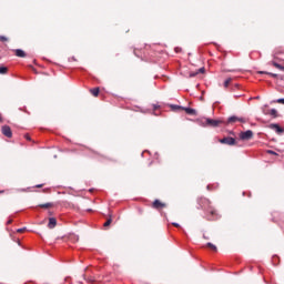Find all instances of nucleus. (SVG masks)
Here are the masks:
<instances>
[{
	"label": "nucleus",
	"instance_id": "35",
	"mask_svg": "<svg viewBox=\"0 0 284 284\" xmlns=\"http://www.w3.org/2000/svg\"><path fill=\"white\" fill-rule=\"evenodd\" d=\"M4 191H0V194H3Z\"/></svg>",
	"mask_w": 284,
	"mask_h": 284
},
{
	"label": "nucleus",
	"instance_id": "12",
	"mask_svg": "<svg viewBox=\"0 0 284 284\" xmlns=\"http://www.w3.org/2000/svg\"><path fill=\"white\" fill-rule=\"evenodd\" d=\"M207 119L209 118L199 119L197 120L199 125H202V128H209L207 122H205V121H207Z\"/></svg>",
	"mask_w": 284,
	"mask_h": 284
},
{
	"label": "nucleus",
	"instance_id": "31",
	"mask_svg": "<svg viewBox=\"0 0 284 284\" xmlns=\"http://www.w3.org/2000/svg\"><path fill=\"white\" fill-rule=\"evenodd\" d=\"M268 154H276V152H274V151H268Z\"/></svg>",
	"mask_w": 284,
	"mask_h": 284
},
{
	"label": "nucleus",
	"instance_id": "8",
	"mask_svg": "<svg viewBox=\"0 0 284 284\" xmlns=\"http://www.w3.org/2000/svg\"><path fill=\"white\" fill-rule=\"evenodd\" d=\"M268 128L271 130H274L276 132V134H283L284 133V129L281 128V125H278V124H270Z\"/></svg>",
	"mask_w": 284,
	"mask_h": 284
},
{
	"label": "nucleus",
	"instance_id": "3",
	"mask_svg": "<svg viewBox=\"0 0 284 284\" xmlns=\"http://www.w3.org/2000/svg\"><path fill=\"white\" fill-rule=\"evenodd\" d=\"M219 142L224 145H236V139L230 136L220 139Z\"/></svg>",
	"mask_w": 284,
	"mask_h": 284
},
{
	"label": "nucleus",
	"instance_id": "10",
	"mask_svg": "<svg viewBox=\"0 0 284 284\" xmlns=\"http://www.w3.org/2000/svg\"><path fill=\"white\" fill-rule=\"evenodd\" d=\"M16 57H19L20 59H26V51L21 49H16L14 51Z\"/></svg>",
	"mask_w": 284,
	"mask_h": 284
},
{
	"label": "nucleus",
	"instance_id": "29",
	"mask_svg": "<svg viewBox=\"0 0 284 284\" xmlns=\"http://www.w3.org/2000/svg\"><path fill=\"white\" fill-rule=\"evenodd\" d=\"M172 225H173L174 227H181V225H180L179 223H172Z\"/></svg>",
	"mask_w": 284,
	"mask_h": 284
},
{
	"label": "nucleus",
	"instance_id": "25",
	"mask_svg": "<svg viewBox=\"0 0 284 284\" xmlns=\"http://www.w3.org/2000/svg\"><path fill=\"white\" fill-rule=\"evenodd\" d=\"M199 73H201V74L205 73V68H200V69L197 70V74H199Z\"/></svg>",
	"mask_w": 284,
	"mask_h": 284
},
{
	"label": "nucleus",
	"instance_id": "21",
	"mask_svg": "<svg viewBox=\"0 0 284 284\" xmlns=\"http://www.w3.org/2000/svg\"><path fill=\"white\" fill-rule=\"evenodd\" d=\"M230 83H232V78H229L224 81V88H230Z\"/></svg>",
	"mask_w": 284,
	"mask_h": 284
},
{
	"label": "nucleus",
	"instance_id": "1",
	"mask_svg": "<svg viewBox=\"0 0 284 284\" xmlns=\"http://www.w3.org/2000/svg\"><path fill=\"white\" fill-rule=\"evenodd\" d=\"M197 203L200 207L205 212H209L211 216H216V211L214 207H212V202L210 199L201 196L197 199Z\"/></svg>",
	"mask_w": 284,
	"mask_h": 284
},
{
	"label": "nucleus",
	"instance_id": "27",
	"mask_svg": "<svg viewBox=\"0 0 284 284\" xmlns=\"http://www.w3.org/2000/svg\"><path fill=\"white\" fill-rule=\"evenodd\" d=\"M0 41H8V38H6V36H0Z\"/></svg>",
	"mask_w": 284,
	"mask_h": 284
},
{
	"label": "nucleus",
	"instance_id": "20",
	"mask_svg": "<svg viewBox=\"0 0 284 284\" xmlns=\"http://www.w3.org/2000/svg\"><path fill=\"white\" fill-rule=\"evenodd\" d=\"M0 74H8V68L7 67H0Z\"/></svg>",
	"mask_w": 284,
	"mask_h": 284
},
{
	"label": "nucleus",
	"instance_id": "7",
	"mask_svg": "<svg viewBox=\"0 0 284 284\" xmlns=\"http://www.w3.org/2000/svg\"><path fill=\"white\" fill-rule=\"evenodd\" d=\"M1 132H2L3 136H7V139H12V129H10L9 125H3L1 128Z\"/></svg>",
	"mask_w": 284,
	"mask_h": 284
},
{
	"label": "nucleus",
	"instance_id": "32",
	"mask_svg": "<svg viewBox=\"0 0 284 284\" xmlns=\"http://www.w3.org/2000/svg\"><path fill=\"white\" fill-rule=\"evenodd\" d=\"M36 187H43V184H38L36 185Z\"/></svg>",
	"mask_w": 284,
	"mask_h": 284
},
{
	"label": "nucleus",
	"instance_id": "18",
	"mask_svg": "<svg viewBox=\"0 0 284 284\" xmlns=\"http://www.w3.org/2000/svg\"><path fill=\"white\" fill-rule=\"evenodd\" d=\"M90 92H91V94H92L93 97H99L100 90H99V88H94V89H91Z\"/></svg>",
	"mask_w": 284,
	"mask_h": 284
},
{
	"label": "nucleus",
	"instance_id": "15",
	"mask_svg": "<svg viewBox=\"0 0 284 284\" xmlns=\"http://www.w3.org/2000/svg\"><path fill=\"white\" fill-rule=\"evenodd\" d=\"M206 247H209V250H212V252H217L219 248H216V245L212 244V243H207Z\"/></svg>",
	"mask_w": 284,
	"mask_h": 284
},
{
	"label": "nucleus",
	"instance_id": "22",
	"mask_svg": "<svg viewBox=\"0 0 284 284\" xmlns=\"http://www.w3.org/2000/svg\"><path fill=\"white\" fill-rule=\"evenodd\" d=\"M271 116H276L277 114V111L276 109H272L271 112H270Z\"/></svg>",
	"mask_w": 284,
	"mask_h": 284
},
{
	"label": "nucleus",
	"instance_id": "28",
	"mask_svg": "<svg viewBox=\"0 0 284 284\" xmlns=\"http://www.w3.org/2000/svg\"><path fill=\"white\" fill-rule=\"evenodd\" d=\"M196 74H199V71H196V72H191V73H190V77H191V78H194V77H196Z\"/></svg>",
	"mask_w": 284,
	"mask_h": 284
},
{
	"label": "nucleus",
	"instance_id": "23",
	"mask_svg": "<svg viewBox=\"0 0 284 284\" xmlns=\"http://www.w3.org/2000/svg\"><path fill=\"white\" fill-rule=\"evenodd\" d=\"M28 229L22 227V229H18L17 232L18 234H23V232H26Z\"/></svg>",
	"mask_w": 284,
	"mask_h": 284
},
{
	"label": "nucleus",
	"instance_id": "33",
	"mask_svg": "<svg viewBox=\"0 0 284 284\" xmlns=\"http://www.w3.org/2000/svg\"><path fill=\"white\" fill-rule=\"evenodd\" d=\"M10 223H12V220H9V221L7 222L8 225H10Z\"/></svg>",
	"mask_w": 284,
	"mask_h": 284
},
{
	"label": "nucleus",
	"instance_id": "2",
	"mask_svg": "<svg viewBox=\"0 0 284 284\" xmlns=\"http://www.w3.org/2000/svg\"><path fill=\"white\" fill-rule=\"evenodd\" d=\"M240 139L242 141H250V140L254 139V132H252V130H247L245 132H241L240 133Z\"/></svg>",
	"mask_w": 284,
	"mask_h": 284
},
{
	"label": "nucleus",
	"instance_id": "4",
	"mask_svg": "<svg viewBox=\"0 0 284 284\" xmlns=\"http://www.w3.org/2000/svg\"><path fill=\"white\" fill-rule=\"evenodd\" d=\"M236 121H239L240 123H247V120L245 118H239L236 115H232L227 119V123H236Z\"/></svg>",
	"mask_w": 284,
	"mask_h": 284
},
{
	"label": "nucleus",
	"instance_id": "6",
	"mask_svg": "<svg viewBox=\"0 0 284 284\" xmlns=\"http://www.w3.org/2000/svg\"><path fill=\"white\" fill-rule=\"evenodd\" d=\"M205 123L209 125V128H219V125H221V123H223V121L212 120L209 118L207 120H205Z\"/></svg>",
	"mask_w": 284,
	"mask_h": 284
},
{
	"label": "nucleus",
	"instance_id": "11",
	"mask_svg": "<svg viewBox=\"0 0 284 284\" xmlns=\"http://www.w3.org/2000/svg\"><path fill=\"white\" fill-rule=\"evenodd\" d=\"M184 112H186V114H190L191 116H196V110L192 109V108H185L182 109Z\"/></svg>",
	"mask_w": 284,
	"mask_h": 284
},
{
	"label": "nucleus",
	"instance_id": "16",
	"mask_svg": "<svg viewBox=\"0 0 284 284\" xmlns=\"http://www.w3.org/2000/svg\"><path fill=\"white\" fill-rule=\"evenodd\" d=\"M183 109H184V106L171 104V110H173L174 112H176L178 110H183Z\"/></svg>",
	"mask_w": 284,
	"mask_h": 284
},
{
	"label": "nucleus",
	"instance_id": "34",
	"mask_svg": "<svg viewBox=\"0 0 284 284\" xmlns=\"http://www.w3.org/2000/svg\"><path fill=\"white\" fill-rule=\"evenodd\" d=\"M214 219H212V217H209V221H213Z\"/></svg>",
	"mask_w": 284,
	"mask_h": 284
},
{
	"label": "nucleus",
	"instance_id": "9",
	"mask_svg": "<svg viewBox=\"0 0 284 284\" xmlns=\"http://www.w3.org/2000/svg\"><path fill=\"white\" fill-rule=\"evenodd\" d=\"M49 230H54L57 227V219L50 217L48 223Z\"/></svg>",
	"mask_w": 284,
	"mask_h": 284
},
{
	"label": "nucleus",
	"instance_id": "26",
	"mask_svg": "<svg viewBox=\"0 0 284 284\" xmlns=\"http://www.w3.org/2000/svg\"><path fill=\"white\" fill-rule=\"evenodd\" d=\"M275 103H282V104L284 105V99H283V98L277 99V100L275 101Z\"/></svg>",
	"mask_w": 284,
	"mask_h": 284
},
{
	"label": "nucleus",
	"instance_id": "36",
	"mask_svg": "<svg viewBox=\"0 0 284 284\" xmlns=\"http://www.w3.org/2000/svg\"><path fill=\"white\" fill-rule=\"evenodd\" d=\"M206 187H207V190H210V185H207Z\"/></svg>",
	"mask_w": 284,
	"mask_h": 284
},
{
	"label": "nucleus",
	"instance_id": "19",
	"mask_svg": "<svg viewBox=\"0 0 284 284\" xmlns=\"http://www.w3.org/2000/svg\"><path fill=\"white\" fill-rule=\"evenodd\" d=\"M112 225V217H109L106 222L103 224V227H110Z\"/></svg>",
	"mask_w": 284,
	"mask_h": 284
},
{
	"label": "nucleus",
	"instance_id": "30",
	"mask_svg": "<svg viewBox=\"0 0 284 284\" xmlns=\"http://www.w3.org/2000/svg\"><path fill=\"white\" fill-rule=\"evenodd\" d=\"M24 139H27V141H30V136L28 134L24 135Z\"/></svg>",
	"mask_w": 284,
	"mask_h": 284
},
{
	"label": "nucleus",
	"instance_id": "13",
	"mask_svg": "<svg viewBox=\"0 0 284 284\" xmlns=\"http://www.w3.org/2000/svg\"><path fill=\"white\" fill-rule=\"evenodd\" d=\"M271 65L273 67V68H276L277 70H281L282 72H284V67L283 65H281L278 62H271Z\"/></svg>",
	"mask_w": 284,
	"mask_h": 284
},
{
	"label": "nucleus",
	"instance_id": "17",
	"mask_svg": "<svg viewBox=\"0 0 284 284\" xmlns=\"http://www.w3.org/2000/svg\"><path fill=\"white\" fill-rule=\"evenodd\" d=\"M53 205H54V204H52V203H44V204H40L39 207H42V209H44V210H48V209L52 207Z\"/></svg>",
	"mask_w": 284,
	"mask_h": 284
},
{
	"label": "nucleus",
	"instance_id": "37",
	"mask_svg": "<svg viewBox=\"0 0 284 284\" xmlns=\"http://www.w3.org/2000/svg\"><path fill=\"white\" fill-rule=\"evenodd\" d=\"M0 121H1V118H0Z\"/></svg>",
	"mask_w": 284,
	"mask_h": 284
},
{
	"label": "nucleus",
	"instance_id": "5",
	"mask_svg": "<svg viewBox=\"0 0 284 284\" xmlns=\"http://www.w3.org/2000/svg\"><path fill=\"white\" fill-rule=\"evenodd\" d=\"M152 207L153 210H163L168 207V204L161 202V200H154V202L152 203Z\"/></svg>",
	"mask_w": 284,
	"mask_h": 284
},
{
	"label": "nucleus",
	"instance_id": "24",
	"mask_svg": "<svg viewBox=\"0 0 284 284\" xmlns=\"http://www.w3.org/2000/svg\"><path fill=\"white\" fill-rule=\"evenodd\" d=\"M64 282H65V283H69V284H72V277L67 276V277L64 278Z\"/></svg>",
	"mask_w": 284,
	"mask_h": 284
},
{
	"label": "nucleus",
	"instance_id": "14",
	"mask_svg": "<svg viewBox=\"0 0 284 284\" xmlns=\"http://www.w3.org/2000/svg\"><path fill=\"white\" fill-rule=\"evenodd\" d=\"M260 74H268L270 77H273V79H277L278 78V74L276 73H270L267 71H260Z\"/></svg>",
	"mask_w": 284,
	"mask_h": 284
}]
</instances>
